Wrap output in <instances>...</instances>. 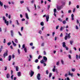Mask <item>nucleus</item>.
I'll return each instance as SVG.
<instances>
[{"instance_id": "nucleus-1", "label": "nucleus", "mask_w": 80, "mask_h": 80, "mask_svg": "<svg viewBox=\"0 0 80 80\" xmlns=\"http://www.w3.org/2000/svg\"><path fill=\"white\" fill-rule=\"evenodd\" d=\"M3 20L4 21L5 23L6 24L7 26H8V21H7V19H5V17L3 16L2 17Z\"/></svg>"}, {"instance_id": "nucleus-2", "label": "nucleus", "mask_w": 80, "mask_h": 80, "mask_svg": "<svg viewBox=\"0 0 80 80\" xmlns=\"http://www.w3.org/2000/svg\"><path fill=\"white\" fill-rule=\"evenodd\" d=\"M62 47H63L65 48H66V50H68V47H66V45H65V42H62Z\"/></svg>"}, {"instance_id": "nucleus-3", "label": "nucleus", "mask_w": 80, "mask_h": 80, "mask_svg": "<svg viewBox=\"0 0 80 80\" xmlns=\"http://www.w3.org/2000/svg\"><path fill=\"white\" fill-rule=\"evenodd\" d=\"M34 74V72L32 70H30L29 72V75H30V77H32L33 75Z\"/></svg>"}, {"instance_id": "nucleus-4", "label": "nucleus", "mask_w": 80, "mask_h": 80, "mask_svg": "<svg viewBox=\"0 0 80 80\" xmlns=\"http://www.w3.org/2000/svg\"><path fill=\"white\" fill-rule=\"evenodd\" d=\"M37 78L38 80H40L41 78H40V74L38 73L37 76Z\"/></svg>"}, {"instance_id": "nucleus-5", "label": "nucleus", "mask_w": 80, "mask_h": 80, "mask_svg": "<svg viewBox=\"0 0 80 80\" xmlns=\"http://www.w3.org/2000/svg\"><path fill=\"white\" fill-rule=\"evenodd\" d=\"M43 59L44 60V62H47V58L45 56L43 57Z\"/></svg>"}, {"instance_id": "nucleus-6", "label": "nucleus", "mask_w": 80, "mask_h": 80, "mask_svg": "<svg viewBox=\"0 0 80 80\" xmlns=\"http://www.w3.org/2000/svg\"><path fill=\"white\" fill-rule=\"evenodd\" d=\"M7 56H8V53H7L4 52L3 54L4 58H5V57H7Z\"/></svg>"}, {"instance_id": "nucleus-7", "label": "nucleus", "mask_w": 80, "mask_h": 80, "mask_svg": "<svg viewBox=\"0 0 80 80\" xmlns=\"http://www.w3.org/2000/svg\"><path fill=\"white\" fill-rule=\"evenodd\" d=\"M11 34L12 37H13V35H14V33H13V30L11 31Z\"/></svg>"}, {"instance_id": "nucleus-8", "label": "nucleus", "mask_w": 80, "mask_h": 80, "mask_svg": "<svg viewBox=\"0 0 80 80\" xmlns=\"http://www.w3.org/2000/svg\"><path fill=\"white\" fill-rule=\"evenodd\" d=\"M49 19V16L47 15L46 17V20L47 22H48Z\"/></svg>"}, {"instance_id": "nucleus-9", "label": "nucleus", "mask_w": 80, "mask_h": 80, "mask_svg": "<svg viewBox=\"0 0 80 80\" xmlns=\"http://www.w3.org/2000/svg\"><path fill=\"white\" fill-rule=\"evenodd\" d=\"M68 75H70L72 77H73V73H71L70 72H68Z\"/></svg>"}, {"instance_id": "nucleus-10", "label": "nucleus", "mask_w": 80, "mask_h": 80, "mask_svg": "<svg viewBox=\"0 0 80 80\" xmlns=\"http://www.w3.org/2000/svg\"><path fill=\"white\" fill-rule=\"evenodd\" d=\"M57 10H61V9H62V7L60 6H58L57 7Z\"/></svg>"}, {"instance_id": "nucleus-11", "label": "nucleus", "mask_w": 80, "mask_h": 80, "mask_svg": "<svg viewBox=\"0 0 80 80\" xmlns=\"http://www.w3.org/2000/svg\"><path fill=\"white\" fill-rule=\"evenodd\" d=\"M18 77H20L21 76V72H18Z\"/></svg>"}, {"instance_id": "nucleus-12", "label": "nucleus", "mask_w": 80, "mask_h": 80, "mask_svg": "<svg viewBox=\"0 0 80 80\" xmlns=\"http://www.w3.org/2000/svg\"><path fill=\"white\" fill-rule=\"evenodd\" d=\"M8 61H10L12 59V56L10 55L8 56Z\"/></svg>"}, {"instance_id": "nucleus-13", "label": "nucleus", "mask_w": 80, "mask_h": 80, "mask_svg": "<svg viewBox=\"0 0 80 80\" xmlns=\"http://www.w3.org/2000/svg\"><path fill=\"white\" fill-rule=\"evenodd\" d=\"M71 17H72V20H74V18L73 17H74V15H73V14H72L71 15Z\"/></svg>"}, {"instance_id": "nucleus-14", "label": "nucleus", "mask_w": 80, "mask_h": 80, "mask_svg": "<svg viewBox=\"0 0 80 80\" xmlns=\"http://www.w3.org/2000/svg\"><path fill=\"white\" fill-rule=\"evenodd\" d=\"M25 15H26L25 16L26 18H27V19H28H28H29V17H28V14H27V13H26Z\"/></svg>"}, {"instance_id": "nucleus-15", "label": "nucleus", "mask_w": 80, "mask_h": 80, "mask_svg": "<svg viewBox=\"0 0 80 80\" xmlns=\"http://www.w3.org/2000/svg\"><path fill=\"white\" fill-rule=\"evenodd\" d=\"M6 77L7 78H10V74L8 73L6 75Z\"/></svg>"}, {"instance_id": "nucleus-16", "label": "nucleus", "mask_w": 80, "mask_h": 80, "mask_svg": "<svg viewBox=\"0 0 80 80\" xmlns=\"http://www.w3.org/2000/svg\"><path fill=\"white\" fill-rule=\"evenodd\" d=\"M70 35H71V33H69L68 35V39H70V38H71V36Z\"/></svg>"}, {"instance_id": "nucleus-17", "label": "nucleus", "mask_w": 80, "mask_h": 80, "mask_svg": "<svg viewBox=\"0 0 80 80\" xmlns=\"http://www.w3.org/2000/svg\"><path fill=\"white\" fill-rule=\"evenodd\" d=\"M12 43L13 45H14V47H16V46H17V44L15 43L14 42H13V41H12Z\"/></svg>"}, {"instance_id": "nucleus-18", "label": "nucleus", "mask_w": 80, "mask_h": 80, "mask_svg": "<svg viewBox=\"0 0 80 80\" xmlns=\"http://www.w3.org/2000/svg\"><path fill=\"white\" fill-rule=\"evenodd\" d=\"M16 70L17 72L18 71V66L16 67Z\"/></svg>"}, {"instance_id": "nucleus-19", "label": "nucleus", "mask_w": 80, "mask_h": 80, "mask_svg": "<svg viewBox=\"0 0 80 80\" xmlns=\"http://www.w3.org/2000/svg\"><path fill=\"white\" fill-rule=\"evenodd\" d=\"M40 62L42 64H43V63H44V60L42 59V60L40 61Z\"/></svg>"}, {"instance_id": "nucleus-20", "label": "nucleus", "mask_w": 80, "mask_h": 80, "mask_svg": "<svg viewBox=\"0 0 80 80\" xmlns=\"http://www.w3.org/2000/svg\"><path fill=\"white\" fill-rule=\"evenodd\" d=\"M24 50L25 52V53H27V48H24Z\"/></svg>"}, {"instance_id": "nucleus-21", "label": "nucleus", "mask_w": 80, "mask_h": 80, "mask_svg": "<svg viewBox=\"0 0 80 80\" xmlns=\"http://www.w3.org/2000/svg\"><path fill=\"white\" fill-rule=\"evenodd\" d=\"M40 25L41 26H43L44 25V22H41L40 23Z\"/></svg>"}, {"instance_id": "nucleus-22", "label": "nucleus", "mask_w": 80, "mask_h": 80, "mask_svg": "<svg viewBox=\"0 0 80 80\" xmlns=\"http://www.w3.org/2000/svg\"><path fill=\"white\" fill-rule=\"evenodd\" d=\"M64 39L65 40H67V39H68V36H65L64 37Z\"/></svg>"}, {"instance_id": "nucleus-23", "label": "nucleus", "mask_w": 80, "mask_h": 80, "mask_svg": "<svg viewBox=\"0 0 80 80\" xmlns=\"http://www.w3.org/2000/svg\"><path fill=\"white\" fill-rule=\"evenodd\" d=\"M67 22H66V21L64 20L62 21V23L64 24V25H65L66 23Z\"/></svg>"}, {"instance_id": "nucleus-24", "label": "nucleus", "mask_w": 80, "mask_h": 80, "mask_svg": "<svg viewBox=\"0 0 80 80\" xmlns=\"http://www.w3.org/2000/svg\"><path fill=\"white\" fill-rule=\"evenodd\" d=\"M52 73L50 72L49 74V78H50V77H52Z\"/></svg>"}, {"instance_id": "nucleus-25", "label": "nucleus", "mask_w": 80, "mask_h": 80, "mask_svg": "<svg viewBox=\"0 0 80 80\" xmlns=\"http://www.w3.org/2000/svg\"><path fill=\"white\" fill-rule=\"evenodd\" d=\"M16 23L18 25H20V23H19V22H18V20H16Z\"/></svg>"}, {"instance_id": "nucleus-26", "label": "nucleus", "mask_w": 80, "mask_h": 80, "mask_svg": "<svg viewBox=\"0 0 80 80\" xmlns=\"http://www.w3.org/2000/svg\"><path fill=\"white\" fill-rule=\"evenodd\" d=\"M0 5L1 7H3V3L0 1Z\"/></svg>"}, {"instance_id": "nucleus-27", "label": "nucleus", "mask_w": 80, "mask_h": 80, "mask_svg": "<svg viewBox=\"0 0 80 80\" xmlns=\"http://www.w3.org/2000/svg\"><path fill=\"white\" fill-rule=\"evenodd\" d=\"M54 13H56L57 12V9L56 8H54L53 10Z\"/></svg>"}, {"instance_id": "nucleus-28", "label": "nucleus", "mask_w": 80, "mask_h": 80, "mask_svg": "<svg viewBox=\"0 0 80 80\" xmlns=\"http://www.w3.org/2000/svg\"><path fill=\"white\" fill-rule=\"evenodd\" d=\"M58 20H59V21H60V22H62V19L60 18H59L58 19Z\"/></svg>"}, {"instance_id": "nucleus-29", "label": "nucleus", "mask_w": 80, "mask_h": 80, "mask_svg": "<svg viewBox=\"0 0 80 80\" xmlns=\"http://www.w3.org/2000/svg\"><path fill=\"white\" fill-rule=\"evenodd\" d=\"M35 63H38V59H36L35 61Z\"/></svg>"}, {"instance_id": "nucleus-30", "label": "nucleus", "mask_w": 80, "mask_h": 80, "mask_svg": "<svg viewBox=\"0 0 80 80\" xmlns=\"http://www.w3.org/2000/svg\"><path fill=\"white\" fill-rule=\"evenodd\" d=\"M71 70L72 72H75V68H72Z\"/></svg>"}, {"instance_id": "nucleus-31", "label": "nucleus", "mask_w": 80, "mask_h": 80, "mask_svg": "<svg viewBox=\"0 0 80 80\" xmlns=\"http://www.w3.org/2000/svg\"><path fill=\"white\" fill-rule=\"evenodd\" d=\"M61 62L62 65H64V62L62 60H61Z\"/></svg>"}, {"instance_id": "nucleus-32", "label": "nucleus", "mask_w": 80, "mask_h": 80, "mask_svg": "<svg viewBox=\"0 0 80 80\" xmlns=\"http://www.w3.org/2000/svg\"><path fill=\"white\" fill-rule=\"evenodd\" d=\"M7 45L8 46H10V45H11V42H9L8 43Z\"/></svg>"}, {"instance_id": "nucleus-33", "label": "nucleus", "mask_w": 80, "mask_h": 80, "mask_svg": "<svg viewBox=\"0 0 80 80\" xmlns=\"http://www.w3.org/2000/svg\"><path fill=\"white\" fill-rule=\"evenodd\" d=\"M63 27L62 26L61 27V28H60V31H62V30H63Z\"/></svg>"}, {"instance_id": "nucleus-34", "label": "nucleus", "mask_w": 80, "mask_h": 80, "mask_svg": "<svg viewBox=\"0 0 80 80\" xmlns=\"http://www.w3.org/2000/svg\"><path fill=\"white\" fill-rule=\"evenodd\" d=\"M14 40L15 41V43H18V40H17V39H14Z\"/></svg>"}, {"instance_id": "nucleus-35", "label": "nucleus", "mask_w": 80, "mask_h": 80, "mask_svg": "<svg viewBox=\"0 0 80 80\" xmlns=\"http://www.w3.org/2000/svg\"><path fill=\"white\" fill-rule=\"evenodd\" d=\"M40 58H42V57H41V56L40 55H39L38 58V59H40Z\"/></svg>"}, {"instance_id": "nucleus-36", "label": "nucleus", "mask_w": 80, "mask_h": 80, "mask_svg": "<svg viewBox=\"0 0 80 80\" xmlns=\"http://www.w3.org/2000/svg\"><path fill=\"white\" fill-rule=\"evenodd\" d=\"M45 43L44 42H42L41 44V47H44V44Z\"/></svg>"}, {"instance_id": "nucleus-37", "label": "nucleus", "mask_w": 80, "mask_h": 80, "mask_svg": "<svg viewBox=\"0 0 80 80\" xmlns=\"http://www.w3.org/2000/svg\"><path fill=\"white\" fill-rule=\"evenodd\" d=\"M68 58H69L70 59H71L72 58H71V55H70V54H69L68 55Z\"/></svg>"}, {"instance_id": "nucleus-38", "label": "nucleus", "mask_w": 80, "mask_h": 80, "mask_svg": "<svg viewBox=\"0 0 80 80\" xmlns=\"http://www.w3.org/2000/svg\"><path fill=\"white\" fill-rule=\"evenodd\" d=\"M78 55L77 54L76 55V58L77 60H78Z\"/></svg>"}, {"instance_id": "nucleus-39", "label": "nucleus", "mask_w": 80, "mask_h": 80, "mask_svg": "<svg viewBox=\"0 0 80 80\" xmlns=\"http://www.w3.org/2000/svg\"><path fill=\"white\" fill-rule=\"evenodd\" d=\"M70 43L71 44V45H72V43H73V41H70Z\"/></svg>"}, {"instance_id": "nucleus-40", "label": "nucleus", "mask_w": 80, "mask_h": 80, "mask_svg": "<svg viewBox=\"0 0 80 80\" xmlns=\"http://www.w3.org/2000/svg\"><path fill=\"white\" fill-rule=\"evenodd\" d=\"M8 18L9 19H10V18H11V15H10V14L8 16Z\"/></svg>"}, {"instance_id": "nucleus-41", "label": "nucleus", "mask_w": 80, "mask_h": 80, "mask_svg": "<svg viewBox=\"0 0 80 80\" xmlns=\"http://www.w3.org/2000/svg\"><path fill=\"white\" fill-rule=\"evenodd\" d=\"M23 27H21V32H23Z\"/></svg>"}, {"instance_id": "nucleus-42", "label": "nucleus", "mask_w": 80, "mask_h": 80, "mask_svg": "<svg viewBox=\"0 0 80 80\" xmlns=\"http://www.w3.org/2000/svg\"><path fill=\"white\" fill-rule=\"evenodd\" d=\"M56 65H60V62H57Z\"/></svg>"}, {"instance_id": "nucleus-43", "label": "nucleus", "mask_w": 80, "mask_h": 80, "mask_svg": "<svg viewBox=\"0 0 80 80\" xmlns=\"http://www.w3.org/2000/svg\"><path fill=\"white\" fill-rule=\"evenodd\" d=\"M6 42V39H4L3 43H5Z\"/></svg>"}, {"instance_id": "nucleus-44", "label": "nucleus", "mask_w": 80, "mask_h": 80, "mask_svg": "<svg viewBox=\"0 0 80 80\" xmlns=\"http://www.w3.org/2000/svg\"><path fill=\"white\" fill-rule=\"evenodd\" d=\"M76 30H78V26L77 25H76Z\"/></svg>"}, {"instance_id": "nucleus-45", "label": "nucleus", "mask_w": 80, "mask_h": 80, "mask_svg": "<svg viewBox=\"0 0 80 80\" xmlns=\"http://www.w3.org/2000/svg\"><path fill=\"white\" fill-rule=\"evenodd\" d=\"M21 4H22V3H24V1H22L20 2Z\"/></svg>"}, {"instance_id": "nucleus-46", "label": "nucleus", "mask_w": 80, "mask_h": 80, "mask_svg": "<svg viewBox=\"0 0 80 80\" xmlns=\"http://www.w3.org/2000/svg\"><path fill=\"white\" fill-rule=\"evenodd\" d=\"M25 44H23L22 45V48H25Z\"/></svg>"}, {"instance_id": "nucleus-47", "label": "nucleus", "mask_w": 80, "mask_h": 80, "mask_svg": "<svg viewBox=\"0 0 80 80\" xmlns=\"http://www.w3.org/2000/svg\"><path fill=\"white\" fill-rule=\"evenodd\" d=\"M46 74L47 75H48V70H47L46 71Z\"/></svg>"}, {"instance_id": "nucleus-48", "label": "nucleus", "mask_w": 80, "mask_h": 80, "mask_svg": "<svg viewBox=\"0 0 80 80\" xmlns=\"http://www.w3.org/2000/svg\"><path fill=\"white\" fill-rule=\"evenodd\" d=\"M18 52L19 54H20V49H18Z\"/></svg>"}, {"instance_id": "nucleus-49", "label": "nucleus", "mask_w": 80, "mask_h": 80, "mask_svg": "<svg viewBox=\"0 0 80 80\" xmlns=\"http://www.w3.org/2000/svg\"><path fill=\"white\" fill-rule=\"evenodd\" d=\"M59 27V25H58L57 26L56 28V30H58Z\"/></svg>"}, {"instance_id": "nucleus-50", "label": "nucleus", "mask_w": 80, "mask_h": 80, "mask_svg": "<svg viewBox=\"0 0 80 80\" xmlns=\"http://www.w3.org/2000/svg\"><path fill=\"white\" fill-rule=\"evenodd\" d=\"M18 33L19 35H20V36H22V34H21V33H20V32H18Z\"/></svg>"}, {"instance_id": "nucleus-51", "label": "nucleus", "mask_w": 80, "mask_h": 80, "mask_svg": "<svg viewBox=\"0 0 80 80\" xmlns=\"http://www.w3.org/2000/svg\"><path fill=\"white\" fill-rule=\"evenodd\" d=\"M26 25H28L29 24V23H28V21H26Z\"/></svg>"}, {"instance_id": "nucleus-52", "label": "nucleus", "mask_w": 80, "mask_h": 80, "mask_svg": "<svg viewBox=\"0 0 80 80\" xmlns=\"http://www.w3.org/2000/svg\"><path fill=\"white\" fill-rule=\"evenodd\" d=\"M30 46H33V43L31 42L29 44Z\"/></svg>"}, {"instance_id": "nucleus-53", "label": "nucleus", "mask_w": 80, "mask_h": 80, "mask_svg": "<svg viewBox=\"0 0 80 80\" xmlns=\"http://www.w3.org/2000/svg\"><path fill=\"white\" fill-rule=\"evenodd\" d=\"M39 33L40 34H42V31H41V30L39 31Z\"/></svg>"}, {"instance_id": "nucleus-54", "label": "nucleus", "mask_w": 80, "mask_h": 80, "mask_svg": "<svg viewBox=\"0 0 80 80\" xmlns=\"http://www.w3.org/2000/svg\"><path fill=\"white\" fill-rule=\"evenodd\" d=\"M11 79H12V80H13V75H12L11 76Z\"/></svg>"}, {"instance_id": "nucleus-55", "label": "nucleus", "mask_w": 80, "mask_h": 80, "mask_svg": "<svg viewBox=\"0 0 80 80\" xmlns=\"http://www.w3.org/2000/svg\"><path fill=\"white\" fill-rule=\"evenodd\" d=\"M52 71L53 72H55V68H53L52 69Z\"/></svg>"}, {"instance_id": "nucleus-56", "label": "nucleus", "mask_w": 80, "mask_h": 80, "mask_svg": "<svg viewBox=\"0 0 80 80\" xmlns=\"http://www.w3.org/2000/svg\"><path fill=\"white\" fill-rule=\"evenodd\" d=\"M60 37H63V33H61L60 35Z\"/></svg>"}, {"instance_id": "nucleus-57", "label": "nucleus", "mask_w": 80, "mask_h": 80, "mask_svg": "<svg viewBox=\"0 0 80 80\" xmlns=\"http://www.w3.org/2000/svg\"><path fill=\"white\" fill-rule=\"evenodd\" d=\"M4 7L5 9H6V8H7V6H6V5H4Z\"/></svg>"}, {"instance_id": "nucleus-58", "label": "nucleus", "mask_w": 80, "mask_h": 80, "mask_svg": "<svg viewBox=\"0 0 80 80\" xmlns=\"http://www.w3.org/2000/svg\"><path fill=\"white\" fill-rule=\"evenodd\" d=\"M27 10H28V12H30V10H29V9L28 8V7H27Z\"/></svg>"}, {"instance_id": "nucleus-59", "label": "nucleus", "mask_w": 80, "mask_h": 80, "mask_svg": "<svg viewBox=\"0 0 80 80\" xmlns=\"http://www.w3.org/2000/svg\"><path fill=\"white\" fill-rule=\"evenodd\" d=\"M72 12V11H71V10H69L68 11V13H71Z\"/></svg>"}, {"instance_id": "nucleus-60", "label": "nucleus", "mask_w": 80, "mask_h": 80, "mask_svg": "<svg viewBox=\"0 0 80 80\" xmlns=\"http://www.w3.org/2000/svg\"><path fill=\"white\" fill-rule=\"evenodd\" d=\"M20 17H21V18H23V15L22 14H20Z\"/></svg>"}, {"instance_id": "nucleus-61", "label": "nucleus", "mask_w": 80, "mask_h": 80, "mask_svg": "<svg viewBox=\"0 0 80 80\" xmlns=\"http://www.w3.org/2000/svg\"><path fill=\"white\" fill-rule=\"evenodd\" d=\"M55 32H52V36H53V37H54V35H55Z\"/></svg>"}, {"instance_id": "nucleus-62", "label": "nucleus", "mask_w": 80, "mask_h": 80, "mask_svg": "<svg viewBox=\"0 0 80 80\" xmlns=\"http://www.w3.org/2000/svg\"><path fill=\"white\" fill-rule=\"evenodd\" d=\"M21 20L22 22H23V21H25V19L24 18H22Z\"/></svg>"}, {"instance_id": "nucleus-63", "label": "nucleus", "mask_w": 80, "mask_h": 80, "mask_svg": "<svg viewBox=\"0 0 80 80\" xmlns=\"http://www.w3.org/2000/svg\"><path fill=\"white\" fill-rule=\"evenodd\" d=\"M43 53H44V55H46V52H45V51H44Z\"/></svg>"}, {"instance_id": "nucleus-64", "label": "nucleus", "mask_w": 80, "mask_h": 80, "mask_svg": "<svg viewBox=\"0 0 80 80\" xmlns=\"http://www.w3.org/2000/svg\"><path fill=\"white\" fill-rule=\"evenodd\" d=\"M79 6L78 5H77L76 7L77 8H79Z\"/></svg>"}]
</instances>
